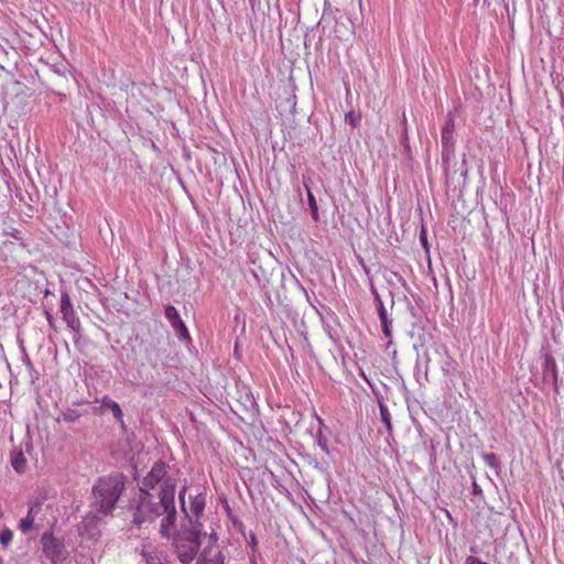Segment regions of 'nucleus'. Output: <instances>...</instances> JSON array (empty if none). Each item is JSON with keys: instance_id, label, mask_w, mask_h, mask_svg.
Wrapping results in <instances>:
<instances>
[{"instance_id": "1", "label": "nucleus", "mask_w": 564, "mask_h": 564, "mask_svg": "<svg viewBox=\"0 0 564 564\" xmlns=\"http://www.w3.org/2000/svg\"><path fill=\"white\" fill-rule=\"evenodd\" d=\"M175 480H166L156 492L140 491L131 522L141 527L145 522H153L163 516L160 523V534L171 539L176 524Z\"/></svg>"}, {"instance_id": "2", "label": "nucleus", "mask_w": 564, "mask_h": 564, "mask_svg": "<svg viewBox=\"0 0 564 564\" xmlns=\"http://www.w3.org/2000/svg\"><path fill=\"white\" fill-rule=\"evenodd\" d=\"M206 536L203 523L188 517L187 523H182L178 530L172 531L173 549L182 564H191L202 546V538Z\"/></svg>"}, {"instance_id": "3", "label": "nucleus", "mask_w": 564, "mask_h": 564, "mask_svg": "<svg viewBox=\"0 0 564 564\" xmlns=\"http://www.w3.org/2000/svg\"><path fill=\"white\" fill-rule=\"evenodd\" d=\"M124 489V476L113 474L100 478L93 487L91 508L104 516L111 514Z\"/></svg>"}, {"instance_id": "4", "label": "nucleus", "mask_w": 564, "mask_h": 564, "mask_svg": "<svg viewBox=\"0 0 564 564\" xmlns=\"http://www.w3.org/2000/svg\"><path fill=\"white\" fill-rule=\"evenodd\" d=\"M43 552L52 564H63L68 557V551L62 540L55 538L52 533L45 532L41 538Z\"/></svg>"}, {"instance_id": "5", "label": "nucleus", "mask_w": 564, "mask_h": 564, "mask_svg": "<svg viewBox=\"0 0 564 564\" xmlns=\"http://www.w3.org/2000/svg\"><path fill=\"white\" fill-rule=\"evenodd\" d=\"M104 514L96 509L86 513L77 525L78 534L83 538L97 541L101 536V527L105 522Z\"/></svg>"}, {"instance_id": "6", "label": "nucleus", "mask_w": 564, "mask_h": 564, "mask_svg": "<svg viewBox=\"0 0 564 564\" xmlns=\"http://www.w3.org/2000/svg\"><path fill=\"white\" fill-rule=\"evenodd\" d=\"M166 480H174L173 478L167 476L166 471V465L162 460H156L153 466L151 467L150 471L147 474V476L143 478L140 491H153L155 490V487L162 484Z\"/></svg>"}, {"instance_id": "7", "label": "nucleus", "mask_w": 564, "mask_h": 564, "mask_svg": "<svg viewBox=\"0 0 564 564\" xmlns=\"http://www.w3.org/2000/svg\"><path fill=\"white\" fill-rule=\"evenodd\" d=\"M59 312L62 314V318L66 323L67 327L78 334L80 332V321L78 316L75 314L73 304L67 292H62L61 294V308Z\"/></svg>"}, {"instance_id": "8", "label": "nucleus", "mask_w": 564, "mask_h": 564, "mask_svg": "<svg viewBox=\"0 0 564 564\" xmlns=\"http://www.w3.org/2000/svg\"><path fill=\"white\" fill-rule=\"evenodd\" d=\"M454 128H455L454 118H453L452 113L449 112L447 115L446 121L442 128V133H441L442 148H443L442 158L444 161H448L449 155L454 151V143H455Z\"/></svg>"}, {"instance_id": "9", "label": "nucleus", "mask_w": 564, "mask_h": 564, "mask_svg": "<svg viewBox=\"0 0 564 564\" xmlns=\"http://www.w3.org/2000/svg\"><path fill=\"white\" fill-rule=\"evenodd\" d=\"M165 317L171 323L172 327L181 339L189 338L188 330L184 322L181 319L177 310L173 305L165 307Z\"/></svg>"}, {"instance_id": "10", "label": "nucleus", "mask_w": 564, "mask_h": 564, "mask_svg": "<svg viewBox=\"0 0 564 564\" xmlns=\"http://www.w3.org/2000/svg\"><path fill=\"white\" fill-rule=\"evenodd\" d=\"M141 556L145 564H170L169 555L155 546L144 545L141 550Z\"/></svg>"}, {"instance_id": "11", "label": "nucleus", "mask_w": 564, "mask_h": 564, "mask_svg": "<svg viewBox=\"0 0 564 564\" xmlns=\"http://www.w3.org/2000/svg\"><path fill=\"white\" fill-rule=\"evenodd\" d=\"M196 564H225V555L219 547L206 545L198 555Z\"/></svg>"}, {"instance_id": "12", "label": "nucleus", "mask_w": 564, "mask_h": 564, "mask_svg": "<svg viewBox=\"0 0 564 564\" xmlns=\"http://www.w3.org/2000/svg\"><path fill=\"white\" fill-rule=\"evenodd\" d=\"M543 380L546 382H551L554 386L555 391L558 388V375L555 359L546 354L544 358V364L542 368Z\"/></svg>"}, {"instance_id": "13", "label": "nucleus", "mask_w": 564, "mask_h": 564, "mask_svg": "<svg viewBox=\"0 0 564 564\" xmlns=\"http://www.w3.org/2000/svg\"><path fill=\"white\" fill-rule=\"evenodd\" d=\"M376 307H377L378 316L380 319L382 333H383L384 337L391 338L392 337L391 327H392L393 319L390 317L380 296H377Z\"/></svg>"}, {"instance_id": "14", "label": "nucleus", "mask_w": 564, "mask_h": 564, "mask_svg": "<svg viewBox=\"0 0 564 564\" xmlns=\"http://www.w3.org/2000/svg\"><path fill=\"white\" fill-rule=\"evenodd\" d=\"M191 506H189V516L193 520L199 521V518L203 516L205 506H206V497L204 494H197L193 497H189Z\"/></svg>"}, {"instance_id": "15", "label": "nucleus", "mask_w": 564, "mask_h": 564, "mask_svg": "<svg viewBox=\"0 0 564 564\" xmlns=\"http://www.w3.org/2000/svg\"><path fill=\"white\" fill-rule=\"evenodd\" d=\"M100 403L104 410H110L116 421L123 425V413L118 402L108 397H104Z\"/></svg>"}, {"instance_id": "16", "label": "nucleus", "mask_w": 564, "mask_h": 564, "mask_svg": "<svg viewBox=\"0 0 564 564\" xmlns=\"http://www.w3.org/2000/svg\"><path fill=\"white\" fill-rule=\"evenodd\" d=\"M40 508V503H34L29 507V511L25 518L21 519L19 522V529L23 533H28L34 524V512Z\"/></svg>"}, {"instance_id": "17", "label": "nucleus", "mask_w": 564, "mask_h": 564, "mask_svg": "<svg viewBox=\"0 0 564 564\" xmlns=\"http://www.w3.org/2000/svg\"><path fill=\"white\" fill-rule=\"evenodd\" d=\"M379 411H380L381 421L384 423L387 431L389 433H391L392 432V423H391V415H390L388 406L386 404H383L382 402H379Z\"/></svg>"}, {"instance_id": "18", "label": "nucleus", "mask_w": 564, "mask_h": 564, "mask_svg": "<svg viewBox=\"0 0 564 564\" xmlns=\"http://www.w3.org/2000/svg\"><path fill=\"white\" fill-rule=\"evenodd\" d=\"M11 464L15 471L22 473L25 469L26 459L24 458L23 454L20 452V453H17L13 455V457L11 459Z\"/></svg>"}, {"instance_id": "19", "label": "nucleus", "mask_w": 564, "mask_h": 564, "mask_svg": "<svg viewBox=\"0 0 564 564\" xmlns=\"http://www.w3.org/2000/svg\"><path fill=\"white\" fill-rule=\"evenodd\" d=\"M82 416V413H79L77 410L75 409H67L66 411H64L62 413V420L65 421V422H68V423H75L79 420V417Z\"/></svg>"}, {"instance_id": "20", "label": "nucleus", "mask_w": 564, "mask_h": 564, "mask_svg": "<svg viewBox=\"0 0 564 564\" xmlns=\"http://www.w3.org/2000/svg\"><path fill=\"white\" fill-rule=\"evenodd\" d=\"M361 121V115L358 111L350 110L345 115V122L354 128L358 127Z\"/></svg>"}, {"instance_id": "21", "label": "nucleus", "mask_w": 564, "mask_h": 564, "mask_svg": "<svg viewBox=\"0 0 564 564\" xmlns=\"http://www.w3.org/2000/svg\"><path fill=\"white\" fill-rule=\"evenodd\" d=\"M306 189H307V203H308V207H310L312 217L314 220H317L318 213H317V203H316L315 196L312 194V192L310 191L308 187H306Z\"/></svg>"}, {"instance_id": "22", "label": "nucleus", "mask_w": 564, "mask_h": 564, "mask_svg": "<svg viewBox=\"0 0 564 564\" xmlns=\"http://www.w3.org/2000/svg\"><path fill=\"white\" fill-rule=\"evenodd\" d=\"M481 458L490 468L496 469V470L499 468V463H498V458H497L496 454L484 453L481 455Z\"/></svg>"}, {"instance_id": "23", "label": "nucleus", "mask_w": 564, "mask_h": 564, "mask_svg": "<svg viewBox=\"0 0 564 564\" xmlns=\"http://www.w3.org/2000/svg\"><path fill=\"white\" fill-rule=\"evenodd\" d=\"M186 491H187V487L183 486L178 492V499H180L182 512L185 514L186 519H188V517H191V516L188 513V509L185 503Z\"/></svg>"}, {"instance_id": "24", "label": "nucleus", "mask_w": 564, "mask_h": 564, "mask_svg": "<svg viewBox=\"0 0 564 564\" xmlns=\"http://www.w3.org/2000/svg\"><path fill=\"white\" fill-rule=\"evenodd\" d=\"M316 444L323 452H325L326 454H329L327 438L323 435L321 430L318 431V433L316 435Z\"/></svg>"}, {"instance_id": "25", "label": "nucleus", "mask_w": 564, "mask_h": 564, "mask_svg": "<svg viewBox=\"0 0 564 564\" xmlns=\"http://www.w3.org/2000/svg\"><path fill=\"white\" fill-rule=\"evenodd\" d=\"M12 532L9 529H4L0 531V543L7 546L12 540Z\"/></svg>"}, {"instance_id": "26", "label": "nucleus", "mask_w": 564, "mask_h": 564, "mask_svg": "<svg viewBox=\"0 0 564 564\" xmlns=\"http://www.w3.org/2000/svg\"><path fill=\"white\" fill-rule=\"evenodd\" d=\"M44 315H45V318H46L50 327L53 328V329H56V327H55V319H54V316L52 315V313L50 311H45Z\"/></svg>"}, {"instance_id": "27", "label": "nucleus", "mask_w": 564, "mask_h": 564, "mask_svg": "<svg viewBox=\"0 0 564 564\" xmlns=\"http://www.w3.org/2000/svg\"><path fill=\"white\" fill-rule=\"evenodd\" d=\"M217 540H218V538H217L216 532L209 533V535H208V544L207 545H213L214 547H219L217 545Z\"/></svg>"}, {"instance_id": "28", "label": "nucleus", "mask_w": 564, "mask_h": 564, "mask_svg": "<svg viewBox=\"0 0 564 564\" xmlns=\"http://www.w3.org/2000/svg\"><path fill=\"white\" fill-rule=\"evenodd\" d=\"M420 239H421L422 245H423L425 248H427V239H426V232H425L424 228H423V229H422V231H421Z\"/></svg>"}, {"instance_id": "29", "label": "nucleus", "mask_w": 564, "mask_h": 564, "mask_svg": "<svg viewBox=\"0 0 564 564\" xmlns=\"http://www.w3.org/2000/svg\"><path fill=\"white\" fill-rule=\"evenodd\" d=\"M473 492H474L475 495H477V494H480V492H481V489H480L479 485H477V482H474V484H473Z\"/></svg>"}, {"instance_id": "30", "label": "nucleus", "mask_w": 564, "mask_h": 564, "mask_svg": "<svg viewBox=\"0 0 564 564\" xmlns=\"http://www.w3.org/2000/svg\"><path fill=\"white\" fill-rule=\"evenodd\" d=\"M371 293L373 295L375 303H377V296H380V295H379L378 291L373 286H371Z\"/></svg>"}, {"instance_id": "31", "label": "nucleus", "mask_w": 564, "mask_h": 564, "mask_svg": "<svg viewBox=\"0 0 564 564\" xmlns=\"http://www.w3.org/2000/svg\"><path fill=\"white\" fill-rule=\"evenodd\" d=\"M24 365L26 366V368H28L30 371L34 370V367H33V364L31 362V360H28V362H26V364H24Z\"/></svg>"}, {"instance_id": "32", "label": "nucleus", "mask_w": 564, "mask_h": 564, "mask_svg": "<svg viewBox=\"0 0 564 564\" xmlns=\"http://www.w3.org/2000/svg\"><path fill=\"white\" fill-rule=\"evenodd\" d=\"M28 360H30V358L28 357V355L24 352V356H23V362L26 364Z\"/></svg>"}, {"instance_id": "33", "label": "nucleus", "mask_w": 564, "mask_h": 564, "mask_svg": "<svg viewBox=\"0 0 564 564\" xmlns=\"http://www.w3.org/2000/svg\"><path fill=\"white\" fill-rule=\"evenodd\" d=\"M251 543H252V544H256V543H257L256 536H254L253 534L251 535Z\"/></svg>"}, {"instance_id": "34", "label": "nucleus", "mask_w": 564, "mask_h": 564, "mask_svg": "<svg viewBox=\"0 0 564 564\" xmlns=\"http://www.w3.org/2000/svg\"><path fill=\"white\" fill-rule=\"evenodd\" d=\"M324 21H326V13H325V12H324V14H323V17H322V19H321L319 23H322V22H324Z\"/></svg>"}, {"instance_id": "35", "label": "nucleus", "mask_w": 564, "mask_h": 564, "mask_svg": "<svg viewBox=\"0 0 564 564\" xmlns=\"http://www.w3.org/2000/svg\"><path fill=\"white\" fill-rule=\"evenodd\" d=\"M563 178H564V169H563Z\"/></svg>"}]
</instances>
